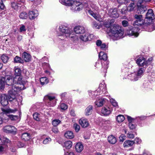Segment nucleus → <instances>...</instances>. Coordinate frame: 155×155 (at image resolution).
<instances>
[{
	"label": "nucleus",
	"instance_id": "4be33fe9",
	"mask_svg": "<svg viewBox=\"0 0 155 155\" xmlns=\"http://www.w3.org/2000/svg\"><path fill=\"white\" fill-rule=\"evenodd\" d=\"M134 143V141L127 140L124 142L123 145L124 147H129L132 146Z\"/></svg>",
	"mask_w": 155,
	"mask_h": 155
},
{
	"label": "nucleus",
	"instance_id": "b1692460",
	"mask_svg": "<svg viewBox=\"0 0 155 155\" xmlns=\"http://www.w3.org/2000/svg\"><path fill=\"white\" fill-rule=\"evenodd\" d=\"M101 91L99 92V94H101L103 92H104L106 90V85L104 83L101 84L99 86V89H98L97 91Z\"/></svg>",
	"mask_w": 155,
	"mask_h": 155
},
{
	"label": "nucleus",
	"instance_id": "69168bd1",
	"mask_svg": "<svg viewBox=\"0 0 155 155\" xmlns=\"http://www.w3.org/2000/svg\"><path fill=\"white\" fill-rule=\"evenodd\" d=\"M101 41L100 40H97L96 41V44L97 46H100L102 44Z\"/></svg>",
	"mask_w": 155,
	"mask_h": 155
},
{
	"label": "nucleus",
	"instance_id": "dca6fc26",
	"mask_svg": "<svg viewBox=\"0 0 155 155\" xmlns=\"http://www.w3.org/2000/svg\"><path fill=\"white\" fill-rule=\"evenodd\" d=\"M74 30L77 34H83L85 31L84 27L81 26H76L74 28Z\"/></svg>",
	"mask_w": 155,
	"mask_h": 155
},
{
	"label": "nucleus",
	"instance_id": "58836bf2",
	"mask_svg": "<svg viewBox=\"0 0 155 155\" xmlns=\"http://www.w3.org/2000/svg\"><path fill=\"white\" fill-rule=\"evenodd\" d=\"M40 81L41 84L44 85L47 84L48 82V80L46 77H45L41 78L40 79Z\"/></svg>",
	"mask_w": 155,
	"mask_h": 155
},
{
	"label": "nucleus",
	"instance_id": "bf43d9fd",
	"mask_svg": "<svg viewBox=\"0 0 155 155\" xmlns=\"http://www.w3.org/2000/svg\"><path fill=\"white\" fill-rule=\"evenodd\" d=\"M135 143H136L137 144H140L141 142V139H139V138L136 137L134 139V141Z\"/></svg>",
	"mask_w": 155,
	"mask_h": 155
},
{
	"label": "nucleus",
	"instance_id": "39448f33",
	"mask_svg": "<svg viewBox=\"0 0 155 155\" xmlns=\"http://www.w3.org/2000/svg\"><path fill=\"white\" fill-rule=\"evenodd\" d=\"M59 31L62 33L63 35L67 38H69L71 40L73 41H78V36L74 34L72 31L68 28L64 26H61L59 28Z\"/></svg>",
	"mask_w": 155,
	"mask_h": 155
},
{
	"label": "nucleus",
	"instance_id": "7ed1b4c3",
	"mask_svg": "<svg viewBox=\"0 0 155 155\" xmlns=\"http://www.w3.org/2000/svg\"><path fill=\"white\" fill-rule=\"evenodd\" d=\"M134 17L136 19L133 24L134 27L128 31L127 33L130 36L137 37L139 35L138 32L139 31V27L141 26L143 23V16L141 15L136 14Z\"/></svg>",
	"mask_w": 155,
	"mask_h": 155
},
{
	"label": "nucleus",
	"instance_id": "0e129e2a",
	"mask_svg": "<svg viewBox=\"0 0 155 155\" xmlns=\"http://www.w3.org/2000/svg\"><path fill=\"white\" fill-rule=\"evenodd\" d=\"M101 63H100L99 61H97L96 63L95 67L97 68H99L101 67Z\"/></svg>",
	"mask_w": 155,
	"mask_h": 155
},
{
	"label": "nucleus",
	"instance_id": "20e7f679",
	"mask_svg": "<svg viewBox=\"0 0 155 155\" xmlns=\"http://www.w3.org/2000/svg\"><path fill=\"white\" fill-rule=\"evenodd\" d=\"M60 2L65 5L71 6V9L74 12L79 11L83 8V5L80 2L70 0H59Z\"/></svg>",
	"mask_w": 155,
	"mask_h": 155
},
{
	"label": "nucleus",
	"instance_id": "4468645a",
	"mask_svg": "<svg viewBox=\"0 0 155 155\" xmlns=\"http://www.w3.org/2000/svg\"><path fill=\"white\" fill-rule=\"evenodd\" d=\"M0 102L1 104L3 106L7 105L8 103L7 96L5 94H2L0 97Z\"/></svg>",
	"mask_w": 155,
	"mask_h": 155
},
{
	"label": "nucleus",
	"instance_id": "8fccbe9b",
	"mask_svg": "<svg viewBox=\"0 0 155 155\" xmlns=\"http://www.w3.org/2000/svg\"><path fill=\"white\" fill-rule=\"evenodd\" d=\"M131 0H117L118 2L120 3H124L126 4H127L128 3L130 2Z\"/></svg>",
	"mask_w": 155,
	"mask_h": 155
},
{
	"label": "nucleus",
	"instance_id": "c9c22d12",
	"mask_svg": "<svg viewBox=\"0 0 155 155\" xmlns=\"http://www.w3.org/2000/svg\"><path fill=\"white\" fill-rule=\"evenodd\" d=\"M61 123V121L60 120L58 119H55L52 121V124L53 126L56 127Z\"/></svg>",
	"mask_w": 155,
	"mask_h": 155
},
{
	"label": "nucleus",
	"instance_id": "de8ad7c7",
	"mask_svg": "<svg viewBox=\"0 0 155 155\" xmlns=\"http://www.w3.org/2000/svg\"><path fill=\"white\" fill-rule=\"evenodd\" d=\"M73 127L76 132H78L80 130V127L77 124L75 123L74 124Z\"/></svg>",
	"mask_w": 155,
	"mask_h": 155
},
{
	"label": "nucleus",
	"instance_id": "393cba45",
	"mask_svg": "<svg viewBox=\"0 0 155 155\" xmlns=\"http://www.w3.org/2000/svg\"><path fill=\"white\" fill-rule=\"evenodd\" d=\"M128 78L131 80L133 81H136L138 79L137 74L135 73H132L128 75Z\"/></svg>",
	"mask_w": 155,
	"mask_h": 155
},
{
	"label": "nucleus",
	"instance_id": "9b49d317",
	"mask_svg": "<svg viewBox=\"0 0 155 155\" xmlns=\"http://www.w3.org/2000/svg\"><path fill=\"white\" fill-rule=\"evenodd\" d=\"M94 36L92 34H90L88 33H86L84 34L80 35L79 36L80 39L84 41H90L93 38Z\"/></svg>",
	"mask_w": 155,
	"mask_h": 155
},
{
	"label": "nucleus",
	"instance_id": "a211bd4d",
	"mask_svg": "<svg viewBox=\"0 0 155 155\" xmlns=\"http://www.w3.org/2000/svg\"><path fill=\"white\" fill-rule=\"evenodd\" d=\"M154 17V15L152 9H149L146 14V18L152 20Z\"/></svg>",
	"mask_w": 155,
	"mask_h": 155
},
{
	"label": "nucleus",
	"instance_id": "c756f323",
	"mask_svg": "<svg viewBox=\"0 0 155 155\" xmlns=\"http://www.w3.org/2000/svg\"><path fill=\"white\" fill-rule=\"evenodd\" d=\"M72 142L70 141H68L64 142L63 144V146L67 149L70 148L72 146Z\"/></svg>",
	"mask_w": 155,
	"mask_h": 155
},
{
	"label": "nucleus",
	"instance_id": "774afa93",
	"mask_svg": "<svg viewBox=\"0 0 155 155\" xmlns=\"http://www.w3.org/2000/svg\"><path fill=\"white\" fill-rule=\"evenodd\" d=\"M65 155H74L73 152H66L65 153Z\"/></svg>",
	"mask_w": 155,
	"mask_h": 155
},
{
	"label": "nucleus",
	"instance_id": "a18cd8bd",
	"mask_svg": "<svg viewBox=\"0 0 155 155\" xmlns=\"http://www.w3.org/2000/svg\"><path fill=\"white\" fill-rule=\"evenodd\" d=\"M14 61L16 63H22L23 61L21 58L17 56H16L14 59Z\"/></svg>",
	"mask_w": 155,
	"mask_h": 155
},
{
	"label": "nucleus",
	"instance_id": "864d4df0",
	"mask_svg": "<svg viewBox=\"0 0 155 155\" xmlns=\"http://www.w3.org/2000/svg\"><path fill=\"white\" fill-rule=\"evenodd\" d=\"M92 27L95 29H99L100 28V26L98 25L96 22H94L93 23Z\"/></svg>",
	"mask_w": 155,
	"mask_h": 155
},
{
	"label": "nucleus",
	"instance_id": "a878e982",
	"mask_svg": "<svg viewBox=\"0 0 155 155\" xmlns=\"http://www.w3.org/2000/svg\"><path fill=\"white\" fill-rule=\"evenodd\" d=\"M22 58L26 62L29 61L31 59V55L26 52H24L22 54Z\"/></svg>",
	"mask_w": 155,
	"mask_h": 155
},
{
	"label": "nucleus",
	"instance_id": "aec40b11",
	"mask_svg": "<svg viewBox=\"0 0 155 155\" xmlns=\"http://www.w3.org/2000/svg\"><path fill=\"white\" fill-rule=\"evenodd\" d=\"M104 102L103 98H99L96 99L95 102V104L98 107H101L103 105Z\"/></svg>",
	"mask_w": 155,
	"mask_h": 155
},
{
	"label": "nucleus",
	"instance_id": "412c9836",
	"mask_svg": "<svg viewBox=\"0 0 155 155\" xmlns=\"http://www.w3.org/2000/svg\"><path fill=\"white\" fill-rule=\"evenodd\" d=\"M14 71L15 72V75L16 76L15 77L20 78L21 79V81L24 83V84L25 82H23L22 80V78L20 76L21 73V70L20 68L17 67H15L14 68Z\"/></svg>",
	"mask_w": 155,
	"mask_h": 155
},
{
	"label": "nucleus",
	"instance_id": "473e14b6",
	"mask_svg": "<svg viewBox=\"0 0 155 155\" xmlns=\"http://www.w3.org/2000/svg\"><path fill=\"white\" fill-rule=\"evenodd\" d=\"M93 107L92 106H89L85 110V114L86 115H90L92 111Z\"/></svg>",
	"mask_w": 155,
	"mask_h": 155
},
{
	"label": "nucleus",
	"instance_id": "a19ab883",
	"mask_svg": "<svg viewBox=\"0 0 155 155\" xmlns=\"http://www.w3.org/2000/svg\"><path fill=\"white\" fill-rule=\"evenodd\" d=\"M125 119V117L123 115H118L117 118V120L118 122H123Z\"/></svg>",
	"mask_w": 155,
	"mask_h": 155
},
{
	"label": "nucleus",
	"instance_id": "c03bdc74",
	"mask_svg": "<svg viewBox=\"0 0 155 155\" xmlns=\"http://www.w3.org/2000/svg\"><path fill=\"white\" fill-rule=\"evenodd\" d=\"M110 101L112 105L117 108H118L117 103L116 101L113 98L110 99Z\"/></svg>",
	"mask_w": 155,
	"mask_h": 155
},
{
	"label": "nucleus",
	"instance_id": "6ab92c4d",
	"mask_svg": "<svg viewBox=\"0 0 155 155\" xmlns=\"http://www.w3.org/2000/svg\"><path fill=\"white\" fill-rule=\"evenodd\" d=\"M5 140L3 139L2 140L0 138V152H2L5 151L6 145L5 144Z\"/></svg>",
	"mask_w": 155,
	"mask_h": 155
},
{
	"label": "nucleus",
	"instance_id": "cd10ccee",
	"mask_svg": "<svg viewBox=\"0 0 155 155\" xmlns=\"http://www.w3.org/2000/svg\"><path fill=\"white\" fill-rule=\"evenodd\" d=\"M108 142L111 144H115L117 142L115 137L112 135L109 136L108 137Z\"/></svg>",
	"mask_w": 155,
	"mask_h": 155
},
{
	"label": "nucleus",
	"instance_id": "680f3d73",
	"mask_svg": "<svg viewBox=\"0 0 155 155\" xmlns=\"http://www.w3.org/2000/svg\"><path fill=\"white\" fill-rule=\"evenodd\" d=\"M127 8L126 7H124L121 10V13L122 14H125L127 12Z\"/></svg>",
	"mask_w": 155,
	"mask_h": 155
},
{
	"label": "nucleus",
	"instance_id": "79ce46f5",
	"mask_svg": "<svg viewBox=\"0 0 155 155\" xmlns=\"http://www.w3.org/2000/svg\"><path fill=\"white\" fill-rule=\"evenodd\" d=\"M1 59L4 63H6L9 59L8 57L5 54H3L1 57Z\"/></svg>",
	"mask_w": 155,
	"mask_h": 155
},
{
	"label": "nucleus",
	"instance_id": "338daca9",
	"mask_svg": "<svg viewBox=\"0 0 155 155\" xmlns=\"http://www.w3.org/2000/svg\"><path fill=\"white\" fill-rule=\"evenodd\" d=\"M26 30L25 27L24 25H22L20 28V31L21 32L25 31Z\"/></svg>",
	"mask_w": 155,
	"mask_h": 155
},
{
	"label": "nucleus",
	"instance_id": "49530a36",
	"mask_svg": "<svg viewBox=\"0 0 155 155\" xmlns=\"http://www.w3.org/2000/svg\"><path fill=\"white\" fill-rule=\"evenodd\" d=\"M127 136L128 138L130 139H133L134 137V135L132 132H129L127 134Z\"/></svg>",
	"mask_w": 155,
	"mask_h": 155
},
{
	"label": "nucleus",
	"instance_id": "72a5a7b5",
	"mask_svg": "<svg viewBox=\"0 0 155 155\" xmlns=\"http://www.w3.org/2000/svg\"><path fill=\"white\" fill-rule=\"evenodd\" d=\"M144 71V69L142 68H140L138 70L137 75L138 78H140L143 75V73Z\"/></svg>",
	"mask_w": 155,
	"mask_h": 155
},
{
	"label": "nucleus",
	"instance_id": "ea45409f",
	"mask_svg": "<svg viewBox=\"0 0 155 155\" xmlns=\"http://www.w3.org/2000/svg\"><path fill=\"white\" fill-rule=\"evenodd\" d=\"M4 77H0V89H2L5 84V81Z\"/></svg>",
	"mask_w": 155,
	"mask_h": 155
},
{
	"label": "nucleus",
	"instance_id": "f3484780",
	"mask_svg": "<svg viewBox=\"0 0 155 155\" xmlns=\"http://www.w3.org/2000/svg\"><path fill=\"white\" fill-rule=\"evenodd\" d=\"M111 112V110L108 107L102 108L101 110V113L104 116H107L110 114Z\"/></svg>",
	"mask_w": 155,
	"mask_h": 155
},
{
	"label": "nucleus",
	"instance_id": "09e8293b",
	"mask_svg": "<svg viewBox=\"0 0 155 155\" xmlns=\"http://www.w3.org/2000/svg\"><path fill=\"white\" fill-rule=\"evenodd\" d=\"M101 48L104 50H106L107 49L108 46L105 43H102L100 46Z\"/></svg>",
	"mask_w": 155,
	"mask_h": 155
},
{
	"label": "nucleus",
	"instance_id": "5701e85b",
	"mask_svg": "<svg viewBox=\"0 0 155 155\" xmlns=\"http://www.w3.org/2000/svg\"><path fill=\"white\" fill-rule=\"evenodd\" d=\"M75 149L77 152H80L83 150V145L81 143H77L75 145Z\"/></svg>",
	"mask_w": 155,
	"mask_h": 155
},
{
	"label": "nucleus",
	"instance_id": "f704fd0d",
	"mask_svg": "<svg viewBox=\"0 0 155 155\" xmlns=\"http://www.w3.org/2000/svg\"><path fill=\"white\" fill-rule=\"evenodd\" d=\"M34 119L35 120L39 121L42 119L41 115L37 113H35L33 114Z\"/></svg>",
	"mask_w": 155,
	"mask_h": 155
},
{
	"label": "nucleus",
	"instance_id": "4d7b16f0",
	"mask_svg": "<svg viewBox=\"0 0 155 155\" xmlns=\"http://www.w3.org/2000/svg\"><path fill=\"white\" fill-rule=\"evenodd\" d=\"M129 126L130 128L131 129H134L136 127L135 125L132 123H129Z\"/></svg>",
	"mask_w": 155,
	"mask_h": 155
},
{
	"label": "nucleus",
	"instance_id": "2f4dec72",
	"mask_svg": "<svg viewBox=\"0 0 155 155\" xmlns=\"http://www.w3.org/2000/svg\"><path fill=\"white\" fill-rule=\"evenodd\" d=\"M99 57L101 60H103L104 61L106 60L107 57V54L103 52H101L100 53Z\"/></svg>",
	"mask_w": 155,
	"mask_h": 155
},
{
	"label": "nucleus",
	"instance_id": "5fc2aeb1",
	"mask_svg": "<svg viewBox=\"0 0 155 155\" xmlns=\"http://www.w3.org/2000/svg\"><path fill=\"white\" fill-rule=\"evenodd\" d=\"M51 139L50 138H46L43 141V143L44 144H47L51 141Z\"/></svg>",
	"mask_w": 155,
	"mask_h": 155
},
{
	"label": "nucleus",
	"instance_id": "f8f14e48",
	"mask_svg": "<svg viewBox=\"0 0 155 155\" xmlns=\"http://www.w3.org/2000/svg\"><path fill=\"white\" fill-rule=\"evenodd\" d=\"M108 14L110 16L114 18H117L119 16L116 8L110 9L108 11Z\"/></svg>",
	"mask_w": 155,
	"mask_h": 155
},
{
	"label": "nucleus",
	"instance_id": "e433bc0d",
	"mask_svg": "<svg viewBox=\"0 0 155 155\" xmlns=\"http://www.w3.org/2000/svg\"><path fill=\"white\" fill-rule=\"evenodd\" d=\"M30 135L27 133H25L22 134L21 138L22 139L26 141L30 139Z\"/></svg>",
	"mask_w": 155,
	"mask_h": 155
},
{
	"label": "nucleus",
	"instance_id": "6e6552de",
	"mask_svg": "<svg viewBox=\"0 0 155 155\" xmlns=\"http://www.w3.org/2000/svg\"><path fill=\"white\" fill-rule=\"evenodd\" d=\"M151 0H138L137 3V6L138 9L140 11V13H143L147 9L146 6L142 4V3L150 2Z\"/></svg>",
	"mask_w": 155,
	"mask_h": 155
},
{
	"label": "nucleus",
	"instance_id": "7c9ffc66",
	"mask_svg": "<svg viewBox=\"0 0 155 155\" xmlns=\"http://www.w3.org/2000/svg\"><path fill=\"white\" fill-rule=\"evenodd\" d=\"M88 13L93 16L94 18L97 20H99L100 16L97 14L95 13L93 11L91 10H89L88 11Z\"/></svg>",
	"mask_w": 155,
	"mask_h": 155
},
{
	"label": "nucleus",
	"instance_id": "f257e3e1",
	"mask_svg": "<svg viewBox=\"0 0 155 155\" xmlns=\"http://www.w3.org/2000/svg\"><path fill=\"white\" fill-rule=\"evenodd\" d=\"M4 78L7 85L12 86L8 92L9 101H13L15 104L20 105L21 104L22 98L21 96L17 95V91L25 89L24 83L21 81V79L18 77L13 78L12 76H7Z\"/></svg>",
	"mask_w": 155,
	"mask_h": 155
},
{
	"label": "nucleus",
	"instance_id": "ddd939ff",
	"mask_svg": "<svg viewBox=\"0 0 155 155\" xmlns=\"http://www.w3.org/2000/svg\"><path fill=\"white\" fill-rule=\"evenodd\" d=\"M79 123L81 126L83 128H86L89 125V123L87 119L82 118L79 120Z\"/></svg>",
	"mask_w": 155,
	"mask_h": 155
},
{
	"label": "nucleus",
	"instance_id": "37998d69",
	"mask_svg": "<svg viewBox=\"0 0 155 155\" xmlns=\"http://www.w3.org/2000/svg\"><path fill=\"white\" fill-rule=\"evenodd\" d=\"M58 107L61 109V110H65L68 108V107L67 105L65 104L62 103L60 104Z\"/></svg>",
	"mask_w": 155,
	"mask_h": 155
},
{
	"label": "nucleus",
	"instance_id": "0eeeda50",
	"mask_svg": "<svg viewBox=\"0 0 155 155\" xmlns=\"http://www.w3.org/2000/svg\"><path fill=\"white\" fill-rule=\"evenodd\" d=\"M136 63L138 66L146 68L149 63L148 60L147 61L144 57H140L136 60Z\"/></svg>",
	"mask_w": 155,
	"mask_h": 155
},
{
	"label": "nucleus",
	"instance_id": "13d9d810",
	"mask_svg": "<svg viewBox=\"0 0 155 155\" xmlns=\"http://www.w3.org/2000/svg\"><path fill=\"white\" fill-rule=\"evenodd\" d=\"M89 95L91 96V97H93V96H95V94L97 93V91H89Z\"/></svg>",
	"mask_w": 155,
	"mask_h": 155
},
{
	"label": "nucleus",
	"instance_id": "4c0bfd02",
	"mask_svg": "<svg viewBox=\"0 0 155 155\" xmlns=\"http://www.w3.org/2000/svg\"><path fill=\"white\" fill-rule=\"evenodd\" d=\"M19 17L22 19H26L27 18L28 15L27 13L24 12H21L19 15Z\"/></svg>",
	"mask_w": 155,
	"mask_h": 155
},
{
	"label": "nucleus",
	"instance_id": "bb28decb",
	"mask_svg": "<svg viewBox=\"0 0 155 155\" xmlns=\"http://www.w3.org/2000/svg\"><path fill=\"white\" fill-rule=\"evenodd\" d=\"M64 136L68 139H72L74 137L73 132L71 131H66L64 134Z\"/></svg>",
	"mask_w": 155,
	"mask_h": 155
},
{
	"label": "nucleus",
	"instance_id": "1a4fd4ad",
	"mask_svg": "<svg viewBox=\"0 0 155 155\" xmlns=\"http://www.w3.org/2000/svg\"><path fill=\"white\" fill-rule=\"evenodd\" d=\"M3 131L8 134H15L16 133L17 130L14 126L8 125L4 127L3 128Z\"/></svg>",
	"mask_w": 155,
	"mask_h": 155
},
{
	"label": "nucleus",
	"instance_id": "603ef678",
	"mask_svg": "<svg viewBox=\"0 0 155 155\" xmlns=\"http://www.w3.org/2000/svg\"><path fill=\"white\" fill-rule=\"evenodd\" d=\"M15 146L18 148H21L24 146V144L20 142H18L16 143Z\"/></svg>",
	"mask_w": 155,
	"mask_h": 155
},
{
	"label": "nucleus",
	"instance_id": "3c124183",
	"mask_svg": "<svg viewBox=\"0 0 155 155\" xmlns=\"http://www.w3.org/2000/svg\"><path fill=\"white\" fill-rule=\"evenodd\" d=\"M5 6L3 3L2 0H0V10H3L4 9ZM2 11V10H1ZM2 12H0V14L2 13Z\"/></svg>",
	"mask_w": 155,
	"mask_h": 155
},
{
	"label": "nucleus",
	"instance_id": "c85d7f7f",
	"mask_svg": "<svg viewBox=\"0 0 155 155\" xmlns=\"http://www.w3.org/2000/svg\"><path fill=\"white\" fill-rule=\"evenodd\" d=\"M130 2V4L127 8V10L128 11L130 12L134 10V8L136 6V5L134 2L132 1H131Z\"/></svg>",
	"mask_w": 155,
	"mask_h": 155
},
{
	"label": "nucleus",
	"instance_id": "2eb2a0df",
	"mask_svg": "<svg viewBox=\"0 0 155 155\" xmlns=\"http://www.w3.org/2000/svg\"><path fill=\"white\" fill-rule=\"evenodd\" d=\"M28 14L29 19L33 20L38 16V11L34 10L32 11H29Z\"/></svg>",
	"mask_w": 155,
	"mask_h": 155
},
{
	"label": "nucleus",
	"instance_id": "9d476101",
	"mask_svg": "<svg viewBox=\"0 0 155 155\" xmlns=\"http://www.w3.org/2000/svg\"><path fill=\"white\" fill-rule=\"evenodd\" d=\"M45 99L47 100L48 105L50 106H54L56 104V100L54 96L48 95L45 96Z\"/></svg>",
	"mask_w": 155,
	"mask_h": 155
},
{
	"label": "nucleus",
	"instance_id": "052dcab7",
	"mask_svg": "<svg viewBox=\"0 0 155 155\" xmlns=\"http://www.w3.org/2000/svg\"><path fill=\"white\" fill-rule=\"evenodd\" d=\"M52 131L55 134H57L58 132V130L57 127H53L52 129Z\"/></svg>",
	"mask_w": 155,
	"mask_h": 155
},
{
	"label": "nucleus",
	"instance_id": "423d86ee",
	"mask_svg": "<svg viewBox=\"0 0 155 155\" xmlns=\"http://www.w3.org/2000/svg\"><path fill=\"white\" fill-rule=\"evenodd\" d=\"M2 110L3 116L7 117V120L10 118L12 120H16L18 119L17 116L10 114L11 113L15 112L16 111L15 110H12L9 108H2Z\"/></svg>",
	"mask_w": 155,
	"mask_h": 155
},
{
	"label": "nucleus",
	"instance_id": "e2e57ef3",
	"mask_svg": "<svg viewBox=\"0 0 155 155\" xmlns=\"http://www.w3.org/2000/svg\"><path fill=\"white\" fill-rule=\"evenodd\" d=\"M128 24V22L127 21L124 20L122 21V25L124 27L127 26Z\"/></svg>",
	"mask_w": 155,
	"mask_h": 155
},
{
	"label": "nucleus",
	"instance_id": "f03ea898",
	"mask_svg": "<svg viewBox=\"0 0 155 155\" xmlns=\"http://www.w3.org/2000/svg\"><path fill=\"white\" fill-rule=\"evenodd\" d=\"M113 19L105 21L104 25L107 28V32L114 40H117L122 37L124 32L121 27L117 25L112 24L114 22Z\"/></svg>",
	"mask_w": 155,
	"mask_h": 155
},
{
	"label": "nucleus",
	"instance_id": "6e6d98bb",
	"mask_svg": "<svg viewBox=\"0 0 155 155\" xmlns=\"http://www.w3.org/2000/svg\"><path fill=\"white\" fill-rule=\"evenodd\" d=\"M126 136L123 135H121L119 137V141L120 142H123L125 139Z\"/></svg>",
	"mask_w": 155,
	"mask_h": 155
}]
</instances>
